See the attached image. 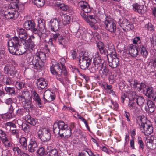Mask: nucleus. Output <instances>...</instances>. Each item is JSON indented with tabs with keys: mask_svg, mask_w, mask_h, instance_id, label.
Instances as JSON below:
<instances>
[{
	"mask_svg": "<svg viewBox=\"0 0 156 156\" xmlns=\"http://www.w3.org/2000/svg\"><path fill=\"white\" fill-rule=\"evenodd\" d=\"M66 60L64 58H61L51 66L50 70L51 73L55 76L56 79L62 84H64V77L68 75V72L65 65Z\"/></svg>",
	"mask_w": 156,
	"mask_h": 156,
	"instance_id": "1",
	"label": "nucleus"
},
{
	"mask_svg": "<svg viewBox=\"0 0 156 156\" xmlns=\"http://www.w3.org/2000/svg\"><path fill=\"white\" fill-rule=\"evenodd\" d=\"M53 131L55 135H58L61 139L64 138L65 139L70 138L72 134L71 129L68 124L63 121H58L53 125Z\"/></svg>",
	"mask_w": 156,
	"mask_h": 156,
	"instance_id": "2",
	"label": "nucleus"
},
{
	"mask_svg": "<svg viewBox=\"0 0 156 156\" xmlns=\"http://www.w3.org/2000/svg\"><path fill=\"white\" fill-rule=\"evenodd\" d=\"M23 40L20 39L16 36L13 37L9 39L8 42L9 46V51L10 53L16 55H20L24 54L29 50L24 49L23 51H19V47L22 46L23 42Z\"/></svg>",
	"mask_w": 156,
	"mask_h": 156,
	"instance_id": "3",
	"label": "nucleus"
},
{
	"mask_svg": "<svg viewBox=\"0 0 156 156\" xmlns=\"http://www.w3.org/2000/svg\"><path fill=\"white\" fill-rule=\"evenodd\" d=\"M46 59V54L39 51L34 55L30 62V66L39 71L42 70L44 64L43 61Z\"/></svg>",
	"mask_w": 156,
	"mask_h": 156,
	"instance_id": "4",
	"label": "nucleus"
},
{
	"mask_svg": "<svg viewBox=\"0 0 156 156\" xmlns=\"http://www.w3.org/2000/svg\"><path fill=\"white\" fill-rule=\"evenodd\" d=\"M128 52L131 56L134 58L136 57L139 55V56H142L146 58L148 55L147 50L145 49L144 46L140 45L138 46L130 45L128 48Z\"/></svg>",
	"mask_w": 156,
	"mask_h": 156,
	"instance_id": "5",
	"label": "nucleus"
},
{
	"mask_svg": "<svg viewBox=\"0 0 156 156\" xmlns=\"http://www.w3.org/2000/svg\"><path fill=\"white\" fill-rule=\"evenodd\" d=\"M104 21V26L105 29L111 34L117 35V27L115 21L109 15H105Z\"/></svg>",
	"mask_w": 156,
	"mask_h": 156,
	"instance_id": "6",
	"label": "nucleus"
},
{
	"mask_svg": "<svg viewBox=\"0 0 156 156\" xmlns=\"http://www.w3.org/2000/svg\"><path fill=\"white\" fill-rule=\"evenodd\" d=\"M17 32L19 34V36L20 39H22L23 42V45L24 46V49L26 50H29V37L25 30L23 29H18Z\"/></svg>",
	"mask_w": 156,
	"mask_h": 156,
	"instance_id": "7",
	"label": "nucleus"
},
{
	"mask_svg": "<svg viewBox=\"0 0 156 156\" xmlns=\"http://www.w3.org/2000/svg\"><path fill=\"white\" fill-rule=\"evenodd\" d=\"M143 92L146 97L156 102V92L154 87L151 85H146Z\"/></svg>",
	"mask_w": 156,
	"mask_h": 156,
	"instance_id": "8",
	"label": "nucleus"
},
{
	"mask_svg": "<svg viewBox=\"0 0 156 156\" xmlns=\"http://www.w3.org/2000/svg\"><path fill=\"white\" fill-rule=\"evenodd\" d=\"M39 137L43 142H47L49 141L51 136L50 131L48 128H42L40 129L38 132Z\"/></svg>",
	"mask_w": 156,
	"mask_h": 156,
	"instance_id": "9",
	"label": "nucleus"
},
{
	"mask_svg": "<svg viewBox=\"0 0 156 156\" xmlns=\"http://www.w3.org/2000/svg\"><path fill=\"white\" fill-rule=\"evenodd\" d=\"M4 73L5 74L16 77H18L19 72L15 67L12 65L7 64L4 68Z\"/></svg>",
	"mask_w": 156,
	"mask_h": 156,
	"instance_id": "10",
	"label": "nucleus"
},
{
	"mask_svg": "<svg viewBox=\"0 0 156 156\" xmlns=\"http://www.w3.org/2000/svg\"><path fill=\"white\" fill-rule=\"evenodd\" d=\"M145 142L148 149L152 150L156 149V136L147 137Z\"/></svg>",
	"mask_w": 156,
	"mask_h": 156,
	"instance_id": "11",
	"label": "nucleus"
},
{
	"mask_svg": "<svg viewBox=\"0 0 156 156\" xmlns=\"http://www.w3.org/2000/svg\"><path fill=\"white\" fill-rule=\"evenodd\" d=\"M61 20L58 18H56L51 19L48 24L51 31L58 30Z\"/></svg>",
	"mask_w": 156,
	"mask_h": 156,
	"instance_id": "12",
	"label": "nucleus"
},
{
	"mask_svg": "<svg viewBox=\"0 0 156 156\" xmlns=\"http://www.w3.org/2000/svg\"><path fill=\"white\" fill-rule=\"evenodd\" d=\"M140 130L141 132L145 135L148 136L153 133V128L151 123L150 122H147V123L141 128Z\"/></svg>",
	"mask_w": 156,
	"mask_h": 156,
	"instance_id": "13",
	"label": "nucleus"
},
{
	"mask_svg": "<svg viewBox=\"0 0 156 156\" xmlns=\"http://www.w3.org/2000/svg\"><path fill=\"white\" fill-rule=\"evenodd\" d=\"M99 71L101 77L104 79L108 77L109 74V70L106 64H102L99 68Z\"/></svg>",
	"mask_w": 156,
	"mask_h": 156,
	"instance_id": "14",
	"label": "nucleus"
},
{
	"mask_svg": "<svg viewBox=\"0 0 156 156\" xmlns=\"http://www.w3.org/2000/svg\"><path fill=\"white\" fill-rule=\"evenodd\" d=\"M96 47L101 55H104V57H107L108 58V51L105 47V45L103 42H97Z\"/></svg>",
	"mask_w": 156,
	"mask_h": 156,
	"instance_id": "15",
	"label": "nucleus"
},
{
	"mask_svg": "<svg viewBox=\"0 0 156 156\" xmlns=\"http://www.w3.org/2000/svg\"><path fill=\"white\" fill-rule=\"evenodd\" d=\"M30 30L31 31L33 34H35L37 36H38L40 38H43L42 34L40 32L36 27V24L33 20H30Z\"/></svg>",
	"mask_w": 156,
	"mask_h": 156,
	"instance_id": "16",
	"label": "nucleus"
},
{
	"mask_svg": "<svg viewBox=\"0 0 156 156\" xmlns=\"http://www.w3.org/2000/svg\"><path fill=\"white\" fill-rule=\"evenodd\" d=\"M132 85V88L134 90L140 92L142 90L144 91L146 85L143 82H140L137 80L134 79V83Z\"/></svg>",
	"mask_w": 156,
	"mask_h": 156,
	"instance_id": "17",
	"label": "nucleus"
},
{
	"mask_svg": "<svg viewBox=\"0 0 156 156\" xmlns=\"http://www.w3.org/2000/svg\"><path fill=\"white\" fill-rule=\"evenodd\" d=\"M78 6L81 10L86 13H90L92 9L90 7L87 2L83 1H81L79 2Z\"/></svg>",
	"mask_w": 156,
	"mask_h": 156,
	"instance_id": "18",
	"label": "nucleus"
},
{
	"mask_svg": "<svg viewBox=\"0 0 156 156\" xmlns=\"http://www.w3.org/2000/svg\"><path fill=\"white\" fill-rule=\"evenodd\" d=\"M37 27L39 30L42 34L43 37H44V35L46 31V29L45 26V21L42 18H40L38 19Z\"/></svg>",
	"mask_w": 156,
	"mask_h": 156,
	"instance_id": "19",
	"label": "nucleus"
},
{
	"mask_svg": "<svg viewBox=\"0 0 156 156\" xmlns=\"http://www.w3.org/2000/svg\"><path fill=\"white\" fill-rule=\"evenodd\" d=\"M32 95L30 98H32L35 101L36 106L39 108L41 107V100L38 94L35 91H31Z\"/></svg>",
	"mask_w": 156,
	"mask_h": 156,
	"instance_id": "20",
	"label": "nucleus"
},
{
	"mask_svg": "<svg viewBox=\"0 0 156 156\" xmlns=\"http://www.w3.org/2000/svg\"><path fill=\"white\" fill-rule=\"evenodd\" d=\"M29 92L27 90H24L22 92V95L19 97V99H23V101L24 102L23 105L24 106H28L29 104Z\"/></svg>",
	"mask_w": 156,
	"mask_h": 156,
	"instance_id": "21",
	"label": "nucleus"
},
{
	"mask_svg": "<svg viewBox=\"0 0 156 156\" xmlns=\"http://www.w3.org/2000/svg\"><path fill=\"white\" fill-rule=\"evenodd\" d=\"M19 16L18 11L9 12L7 14H4L5 18L8 20H15L18 18Z\"/></svg>",
	"mask_w": 156,
	"mask_h": 156,
	"instance_id": "22",
	"label": "nucleus"
},
{
	"mask_svg": "<svg viewBox=\"0 0 156 156\" xmlns=\"http://www.w3.org/2000/svg\"><path fill=\"white\" fill-rule=\"evenodd\" d=\"M136 123L139 125L140 129L147 123V122H149L147 120L146 118L144 116H139L137 117L136 119Z\"/></svg>",
	"mask_w": 156,
	"mask_h": 156,
	"instance_id": "23",
	"label": "nucleus"
},
{
	"mask_svg": "<svg viewBox=\"0 0 156 156\" xmlns=\"http://www.w3.org/2000/svg\"><path fill=\"white\" fill-rule=\"evenodd\" d=\"M30 137L31 138L30 140V152H34L37 148L38 145L35 137H33V135H30Z\"/></svg>",
	"mask_w": 156,
	"mask_h": 156,
	"instance_id": "24",
	"label": "nucleus"
},
{
	"mask_svg": "<svg viewBox=\"0 0 156 156\" xmlns=\"http://www.w3.org/2000/svg\"><path fill=\"white\" fill-rule=\"evenodd\" d=\"M91 60L80 58L79 64L80 68L83 70H86L88 67Z\"/></svg>",
	"mask_w": 156,
	"mask_h": 156,
	"instance_id": "25",
	"label": "nucleus"
},
{
	"mask_svg": "<svg viewBox=\"0 0 156 156\" xmlns=\"http://www.w3.org/2000/svg\"><path fill=\"white\" fill-rule=\"evenodd\" d=\"M102 59L101 58L98 52H96L93 58V64L98 66L99 68L100 66H102V64H104L102 63Z\"/></svg>",
	"mask_w": 156,
	"mask_h": 156,
	"instance_id": "26",
	"label": "nucleus"
},
{
	"mask_svg": "<svg viewBox=\"0 0 156 156\" xmlns=\"http://www.w3.org/2000/svg\"><path fill=\"white\" fill-rule=\"evenodd\" d=\"M132 6L133 9L134 11L140 14H143L145 12V10L144 9L143 5H140L137 3H135L133 4Z\"/></svg>",
	"mask_w": 156,
	"mask_h": 156,
	"instance_id": "27",
	"label": "nucleus"
},
{
	"mask_svg": "<svg viewBox=\"0 0 156 156\" xmlns=\"http://www.w3.org/2000/svg\"><path fill=\"white\" fill-rule=\"evenodd\" d=\"M86 29L84 27H79L76 34V37L78 38L81 37L83 40H85L86 38Z\"/></svg>",
	"mask_w": 156,
	"mask_h": 156,
	"instance_id": "28",
	"label": "nucleus"
},
{
	"mask_svg": "<svg viewBox=\"0 0 156 156\" xmlns=\"http://www.w3.org/2000/svg\"><path fill=\"white\" fill-rule=\"evenodd\" d=\"M112 60L111 62H109V66L112 69L116 68L119 65V60L117 56L112 57Z\"/></svg>",
	"mask_w": 156,
	"mask_h": 156,
	"instance_id": "29",
	"label": "nucleus"
},
{
	"mask_svg": "<svg viewBox=\"0 0 156 156\" xmlns=\"http://www.w3.org/2000/svg\"><path fill=\"white\" fill-rule=\"evenodd\" d=\"M152 100H148L147 102V107L145 106V110L148 113H152L154 111L155 105Z\"/></svg>",
	"mask_w": 156,
	"mask_h": 156,
	"instance_id": "30",
	"label": "nucleus"
},
{
	"mask_svg": "<svg viewBox=\"0 0 156 156\" xmlns=\"http://www.w3.org/2000/svg\"><path fill=\"white\" fill-rule=\"evenodd\" d=\"M55 0L56 2H55V5L59 9L63 11H67L69 8L68 5H65L62 2H59V0Z\"/></svg>",
	"mask_w": 156,
	"mask_h": 156,
	"instance_id": "31",
	"label": "nucleus"
},
{
	"mask_svg": "<svg viewBox=\"0 0 156 156\" xmlns=\"http://www.w3.org/2000/svg\"><path fill=\"white\" fill-rule=\"evenodd\" d=\"M108 50L110 51V55H112V57L117 56L115 49L114 45L112 43H108Z\"/></svg>",
	"mask_w": 156,
	"mask_h": 156,
	"instance_id": "32",
	"label": "nucleus"
},
{
	"mask_svg": "<svg viewBox=\"0 0 156 156\" xmlns=\"http://www.w3.org/2000/svg\"><path fill=\"white\" fill-rule=\"evenodd\" d=\"M37 86L41 89H43L46 87L48 84L47 83L45 80L41 78L37 80Z\"/></svg>",
	"mask_w": 156,
	"mask_h": 156,
	"instance_id": "33",
	"label": "nucleus"
},
{
	"mask_svg": "<svg viewBox=\"0 0 156 156\" xmlns=\"http://www.w3.org/2000/svg\"><path fill=\"white\" fill-rule=\"evenodd\" d=\"M139 95L135 91H130L128 94V98L130 101H136Z\"/></svg>",
	"mask_w": 156,
	"mask_h": 156,
	"instance_id": "34",
	"label": "nucleus"
},
{
	"mask_svg": "<svg viewBox=\"0 0 156 156\" xmlns=\"http://www.w3.org/2000/svg\"><path fill=\"white\" fill-rule=\"evenodd\" d=\"M141 38L139 36L136 37H134V38L133 40V44H134L137 45L136 46H138L139 45H142L144 46V47L145 48V49H147V46L145 44H143L141 42Z\"/></svg>",
	"mask_w": 156,
	"mask_h": 156,
	"instance_id": "35",
	"label": "nucleus"
},
{
	"mask_svg": "<svg viewBox=\"0 0 156 156\" xmlns=\"http://www.w3.org/2000/svg\"><path fill=\"white\" fill-rule=\"evenodd\" d=\"M29 123L23 122L22 124V130L23 131L25 136H27L29 133Z\"/></svg>",
	"mask_w": 156,
	"mask_h": 156,
	"instance_id": "36",
	"label": "nucleus"
},
{
	"mask_svg": "<svg viewBox=\"0 0 156 156\" xmlns=\"http://www.w3.org/2000/svg\"><path fill=\"white\" fill-rule=\"evenodd\" d=\"M30 2H32L38 7L43 6L45 4L44 0H30Z\"/></svg>",
	"mask_w": 156,
	"mask_h": 156,
	"instance_id": "37",
	"label": "nucleus"
},
{
	"mask_svg": "<svg viewBox=\"0 0 156 156\" xmlns=\"http://www.w3.org/2000/svg\"><path fill=\"white\" fill-rule=\"evenodd\" d=\"M24 108L19 109L16 111V114L19 116L22 115H23L24 112H27L28 113L29 112V107L28 106H24Z\"/></svg>",
	"mask_w": 156,
	"mask_h": 156,
	"instance_id": "38",
	"label": "nucleus"
},
{
	"mask_svg": "<svg viewBox=\"0 0 156 156\" xmlns=\"http://www.w3.org/2000/svg\"><path fill=\"white\" fill-rule=\"evenodd\" d=\"M136 101V102L137 105L140 108H141L145 103V100L143 96L139 95Z\"/></svg>",
	"mask_w": 156,
	"mask_h": 156,
	"instance_id": "39",
	"label": "nucleus"
},
{
	"mask_svg": "<svg viewBox=\"0 0 156 156\" xmlns=\"http://www.w3.org/2000/svg\"><path fill=\"white\" fill-rule=\"evenodd\" d=\"M130 22L126 19H124L121 21L120 19H119L118 22V23L120 27L126 29V27H127L128 24H129Z\"/></svg>",
	"mask_w": 156,
	"mask_h": 156,
	"instance_id": "40",
	"label": "nucleus"
},
{
	"mask_svg": "<svg viewBox=\"0 0 156 156\" xmlns=\"http://www.w3.org/2000/svg\"><path fill=\"white\" fill-rule=\"evenodd\" d=\"M27 139L24 137L20 138V142L21 145L25 150H27Z\"/></svg>",
	"mask_w": 156,
	"mask_h": 156,
	"instance_id": "41",
	"label": "nucleus"
},
{
	"mask_svg": "<svg viewBox=\"0 0 156 156\" xmlns=\"http://www.w3.org/2000/svg\"><path fill=\"white\" fill-rule=\"evenodd\" d=\"M16 105L15 103L10 105L9 111V114H10L9 116V118L15 117V115L13 114V111L15 109V107Z\"/></svg>",
	"mask_w": 156,
	"mask_h": 156,
	"instance_id": "42",
	"label": "nucleus"
},
{
	"mask_svg": "<svg viewBox=\"0 0 156 156\" xmlns=\"http://www.w3.org/2000/svg\"><path fill=\"white\" fill-rule=\"evenodd\" d=\"M95 15L88 14V17L86 21L89 24L90 23H96L97 21L95 18Z\"/></svg>",
	"mask_w": 156,
	"mask_h": 156,
	"instance_id": "43",
	"label": "nucleus"
},
{
	"mask_svg": "<svg viewBox=\"0 0 156 156\" xmlns=\"http://www.w3.org/2000/svg\"><path fill=\"white\" fill-rule=\"evenodd\" d=\"M132 101H129L127 106L128 107L130 110L135 111L138 109V108L136 106L135 102Z\"/></svg>",
	"mask_w": 156,
	"mask_h": 156,
	"instance_id": "44",
	"label": "nucleus"
},
{
	"mask_svg": "<svg viewBox=\"0 0 156 156\" xmlns=\"http://www.w3.org/2000/svg\"><path fill=\"white\" fill-rule=\"evenodd\" d=\"M90 29L88 30L87 33H86V38L85 39V41H89L92 39V36L94 33Z\"/></svg>",
	"mask_w": 156,
	"mask_h": 156,
	"instance_id": "45",
	"label": "nucleus"
},
{
	"mask_svg": "<svg viewBox=\"0 0 156 156\" xmlns=\"http://www.w3.org/2000/svg\"><path fill=\"white\" fill-rule=\"evenodd\" d=\"M5 90L7 93L8 94L13 95L15 94V91L12 87H6L5 88Z\"/></svg>",
	"mask_w": 156,
	"mask_h": 156,
	"instance_id": "46",
	"label": "nucleus"
},
{
	"mask_svg": "<svg viewBox=\"0 0 156 156\" xmlns=\"http://www.w3.org/2000/svg\"><path fill=\"white\" fill-rule=\"evenodd\" d=\"M45 95L46 96L48 97V101L49 102L54 100L55 98V94L49 91L48 94L45 93Z\"/></svg>",
	"mask_w": 156,
	"mask_h": 156,
	"instance_id": "47",
	"label": "nucleus"
},
{
	"mask_svg": "<svg viewBox=\"0 0 156 156\" xmlns=\"http://www.w3.org/2000/svg\"><path fill=\"white\" fill-rule=\"evenodd\" d=\"M53 32V33L51 34V38L53 40V41H56L57 39H58V37L61 35L59 33L58 30L55 31H52Z\"/></svg>",
	"mask_w": 156,
	"mask_h": 156,
	"instance_id": "48",
	"label": "nucleus"
},
{
	"mask_svg": "<svg viewBox=\"0 0 156 156\" xmlns=\"http://www.w3.org/2000/svg\"><path fill=\"white\" fill-rule=\"evenodd\" d=\"M25 85V83L23 81H18L16 82L15 84L16 87L18 90H20L24 87Z\"/></svg>",
	"mask_w": 156,
	"mask_h": 156,
	"instance_id": "49",
	"label": "nucleus"
},
{
	"mask_svg": "<svg viewBox=\"0 0 156 156\" xmlns=\"http://www.w3.org/2000/svg\"><path fill=\"white\" fill-rule=\"evenodd\" d=\"M17 6H18V3L16 2H12L10 3L9 6V9H13L14 11H17Z\"/></svg>",
	"mask_w": 156,
	"mask_h": 156,
	"instance_id": "50",
	"label": "nucleus"
},
{
	"mask_svg": "<svg viewBox=\"0 0 156 156\" xmlns=\"http://www.w3.org/2000/svg\"><path fill=\"white\" fill-rule=\"evenodd\" d=\"M80 58L86 59L87 60H91L92 57L90 56H89V53L87 51H84L82 56L80 57Z\"/></svg>",
	"mask_w": 156,
	"mask_h": 156,
	"instance_id": "51",
	"label": "nucleus"
},
{
	"mask_svg": "<svg viewBox=\"0 0 156 156\" xmlns=\"http://www.w3.org/2000/svg\"><path fill=\"white\" fill-rule=\"evenodd\" d=\"M10 132L12 135L15 136L18 139L20 136L19 129H10Z\"/></svg>",
	"mask_w": 156,
	"mask_h": 156,
	"instance_id": "52",
	"label": "nucleus"
},
{
	"mask_svg": "<svg viewBox=\"0 0 156 156\" xmlns=\"http://www.w3.org/2000/svg\"><path fill=\"white\" fill-rule=\"evenodd\" d=\"M138 144L139 145V148L143 150L144 148V144L140 136H139L138 138Z\"/></svg>",
	"mask_w": 156,
	"mask_h": 156,
	"instance_id": "53",
	"label": "nucleus"
},
{
	"mask_svg": "<svg viewBox=\"0 0 156 156\" xmlns=\"http://www.w3.org/2000/svg\"><path fill=\"white\" fill-rule=\"evenodd\" d=\"M58 42L59 44L63 45L66 44V41L64 36L61 35L58 39Z\"/></svg>",
	"mask_w": 156,
	"mask_h": 156,
	"instance_id": "54",
	"label": "nucleus"
},
{
	"mask_svg": "<svg viewBox=\"0 0 156 156\" xmlns=\"http://www.w3.org/2000/svg\"><path fill=\"white\" fill-rule=\"evenodd\" d=\"M12 79L9 77H6L3 80L4 85H10L12 83Z\"/></svg>",
	"mask_w": 156,
	"mask_h": 156,
	"instance_id": "55",
	"label": "nucleus"
},
{
	"mask_svg": "<svg viewBox=\"0 0 156 156\" xmlns=\"http://www.w3.org/2000/svg\"><path fill=\"white\" fill-rule=\"evenodd\" d=\"M37 153L40 156H44L45 154L44 148L42 147H40Z\"/></svg>",
	"mask_w": 156,
	"mask_h": 156,
	"instance_id": "56",
	"label": "nucleus"
},
{
	"mask_svg": "<svg viewBox=\"0 0 156 156\" xmlns=\"http://www.w3.org/2000/svg\"><path fill=\"white\" fill-rule=\"evenodd\" d=\"M53 40L52 38H50L48 41V44L51 49H55V45L53 43Z\"/></svg>",
	"mask_w": 156,
	"mask_h": 156,
	"instance_id": "57",
	"label": "nucleus"
},
{
	"mask_svg": "<svg viewBox=\"0 0 156 156\" xmlns=\"http://www.w3.org/2000/svg\"><path fill=\"white\" fill-rule=\"evenodd\" d=\"M48 155L50 156H58V152L56 149H53L49 152Z\"/></svg>",
	"mask_w": 156,
	"mask_h": 156,
	"instance_id": "58",
	"label": "nucleus"
},
{
	"mask_svg": "<svg viewBox=\"0 0 156 156\" xmlns=\"http://www.w3.org/2000/svg\"><path fill=\"white\" fill-rule=\"evenodd\" d=\"M98 66H97L95 65H92L90 68V70L91 72L92 73H95L98 69Z\"/></svg>",
	"mask_w": 156,
	"mask_h": 156,
	"instance_id": "59",
	"label": "nucleus"
},
{
	"mask_svg": "<svg viewBox=\"0 0 156 156\" xmlns=\"http://www.w3.org/2000/svg\"><path fill=\"white\" fill-rule=\"evenodd\" d=\"M124 116L126 118L127 121L130 122H131L130 118L131 116L129 112H128L126 110L124 111Z\"/></svg>",
	"mask_w": 156,
	"mask_h": 156,
	"instance_id": "60",
	"label": "nucleus"
},
{
	"mask_svg": "<svg viewBox=\"0 0 156 156\" xmlns=\"http://www.w3.org/2000/svg\"><path fill=\"white\" fill-rule=\"evenodd\" d=\"M149 64L154 68H156V57H154L149 62Z\"/></svg>",
	"mask_w": 156,
	"mask_h": 156,
	"instance_id": "61",
	"label": "nucleus"
},
{
	"mask_svg": "<svg viewBox=\"0 0 156 156\" xmlns=\"http://www.w3.org/2000/svg\"><path fill=\"white\" fill-rule=\"evenodd\" d=\"M151 43L154 45H156V35H152V37H150Z\"/></svg>",
	"mask_w": 156,
	"mask_h": 156,
	"instance_id": "62",
	"label": "nucleus"
},
{
	"mask_svg": "<svg viewBox=\"0 0 156 156\" xmlns=\"http://www.w3.org/2000/svg\"><path fill=\"white\" fill-rule=\"evenodd\" d=\"M124 82V80H122L119 83L118 85L119 89L121 90H122L124 88L125 84Z\"/></svg>",
	"mask_w": 156,
	"mask_h": 156,
	"instance_id": "63",
	"label": "nucleus"
},
{
	"mask_svg": "<svg viewBox=\"0 0 156 156\" xmlns=\"http://www.w3.org/2000/svg\"><path fill=\"white\" fill-rule=\"evenodd\" d=\"M4 103L8 105H11L13 103V101L12 98H9L5 99Z\"/></svg>",
	"mask_w": 156,
	"mask_h": 156,
	"instance_id": "64",
	"label": "nucleus"
}]
</instances>
